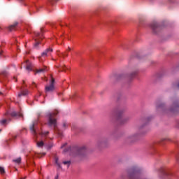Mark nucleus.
I'll return each instance as SVG.
<instances>
[{"mask_svg":"<svg viewBox=\"0 0 179 179\" xmlns=\"http://www.w3.org/2000/svg\"><path fill=\"white\" fill-rule=\"evenodd\" d=\"M43 33H44V29L41 28V33L39 32H34L35 36L37 38L35 39V44L34 47L37 48L41 43V40H43Z\"/></svg>","mask_w":179,"mask_h":179,"instance_id":"nucleus-8","label":"nucleus"},{"mask_svg":"<svg viewBox=\"0 0 179 179\" xmlns=\"http://www.w3.org/2000/svg\"><path fill=\"white\" fill-rule=\"evenodd\" d=\"M68 127H69V123H68L66 122H64L62 128H64V129H66V128H68Z\"/></svg>","mask_w":179,"mask_h":179,"instance_id":"nucleus-26","label":"nucleus"},{"mask_svg":"<svg viewBox=\"0 0 179 179\" xmlns=\"http://www.w3.org/2000/svg\"><path fill=\"white\" fill-rule=\"evenodd\" d=\"M36 157H41V155L42 156H45V152H43L42 154L36 153Z\"/></svg>","mask_w":179,"mask_h":179,"instance_id":"nucleus-33","label":"nucleus"},{"mask_svg":"<svg viewBox=\"0 0 179 179\" xmlns=\"http://www.w3.org/2000/svg\"><path fill=\"white\" fill-rule=\"evenodd\" d=\"M58 110H55L54 113H49L48 115V127H53V129L55 134L58 135L59 138H62V131H61V129L58 128V126L57 124V119L55 118V116L58 114Z\"/></svg>","mask_w":179,"mask_h":179,"instance_id":"nucleus-2","label":"nucleus"},{"mask_svg":"<svg viewBox=\"0 0 179 179\" xmlns=\"http://www.w3.org/2000/svg\"><path fill=\"white\" fill-rule=\"evenodd\" d=\"M38 124V121H34L32 124L30 126L29 129L34 136H37L38 132H37V125Z\"/></svg>","mask_w":179,"mask_h":179,"instance_id":"nucleus-11","label":"nucleus"},{"mask_svg":"<svg viewBox=\"0 0 179 179\" xmlns=\"http://www.w3.org/2000/svg\"><path fill=\"white\" fill-rule=\"evenodd\" d=\"M58 175H57V176L55 178V179H58Z\"/></svg>","mask_w":179,"mask_h":179,"instance_id":"nucleus-43","label":"nucleus"},{"mask_svg":"<svg viewBox=\"0 0 179 179\" xmlns=\"http://www.w3.org/2000/svg\"><path fill=\"white\" fill-rule=\"evenodd\" d=\"M38 118H40V115H38Z\"/></svg>","mask_w":179,"mask_h":179,"instance_id":"nucleus-48","label":"nucleus"},{"mask_svg":"<svg viewBox=\"0 0 179 179\" xmlns=\"http://www.w3.org/2000/svg\"><path fill=\"white\" fill-rule=\"evenodd\" d=\"M13 162L17 163V164H20V163H22V158L19 157L17 159H13Z\"/></svg>","mask_w":179,"mask_h":179,"instance_id":"nucleus-24","label":"nucleus"},{"mask_svg":"<svg viewBox=\"0 0 179 179\" xmlns=\"http://www.w3.org/2000/svg\"><path fill=\"white\" fill-rule=\"evenodd\" d=\"M25 63L27 64L26 70L27 71H33V64L30 63L29 60H26Z\"/></svg>","mask_w":179,"mask_h":179,"instance_id":"nucleus-16","label":"nucleus"},{"mask_svg":"<svg viewBox=\"0 0 179 179\" xmlns=\"http://www.w3.org/2000/svg\"><path fill=\"white\" fill-rule=\"evenodd\" d=\"M69 150V148L64 149V152H68Z\"/></svg>","mask_w":179,"mask_h":179,"instance_id":"nucleus-40","label":"nucleus"},{"mask_svg":"<svg viewBox=\"0 0 179 179\" xmlns=\"http://www.w3.org/2000/svg\"><path fill=\"white\" fill-rule=\"evenodd\" d=\"M36 145L38 148H43L44 146V142L43 141L37 142Z\"/></svg>","mask_w":179,"mask_h":179,"instance_id":"nucleus-25","label":"nucleus"},{"mask_svg":"<svg viewBox=\"0 0 179 179\" xmlns=\"http://www.w3.org/2000/svg\"><path fill=\"white\" fill-rule=\"evenodd\" d=\"M156 107L157 111L161 114H166V115H170V114H177V113L179 111V101H173L171 107L169 109L167 108L166 104H164L163 102H157Z\"/></svg>","mask_w":179,"mask_h":179,"instance_id":"nucleus-1","label":"nucleus"},{"mask_svg":"<svg viewBox=\"0 0 179 179\" xmlns=\"http://www.w3.org/2000/svg\"><path fill=\"white\" fill-rule=\"evenodd\" d=\"M23 83H24V80H23Z\"/></svg>","mask_w":179,"mask_h":179,"instance_id":"nucleus-55","label":"nucleus"},{"mask_svg":"<svg viewBox=\"0 0 179 179\" xmlns=\"http://www.w3.org/2000/svg\"><path fill=\"white\" fill-rule=\"evenodd\" d=\"M66 145H67V143H64L62 146V148H65V146H66Z\"/></svg>","mask_w":179,"mask_h":179,"instance_id":"nucleus-39","label":"nucleus"},{"mask_svg":"<svg viewBox=\"0 0 179 179\" xmlns=\"http://www.w3.org/2000/svg\"><path fill=\"white\" fill-rule=\"evenodd\" d=\"M49 3L50 5H54V3H56V2H58V0H48Z\"/></svg>","mask_w":179,"mask_h":179,"instance_id":"nucleus-29","label":"nucleus"},{"mask_svg":"<svg viewBox=\"0 0 179 179\" xmlns=\"http://www.w3.org/2000/svg\"><path fill=\"white\" fill-rule=\"evenodd\" d=\"M39 59H41V57H39Z\"/></svg>","mask_w":179,"mask_h":179,"instance_id":"nucleus-49","label":"nucleus"},{"mask_svg":"<svg viewBox=\"0 0 179 179\" xmlns=\"http://www.w3.org/2000/svg\"><path fill=\"white\" fill-rule=\"evenodd\" d=\"M19 24L18 22H15L13 24L10 25V27H8V30L10 31H12L13 30L16 29V27H17V25Z\"/></svg>","mask_w":179,"mask_h":179,"instance_id":"nucleus-20","label":"nucleus"},{"mask_svg":"<svg viewBox=\"0 0 179 179\" xmlns=\"http://www.w3.org/2000/svg\"><path fill=\"white\" fill-rule=\"evenodd\" d=\"M143 127H145V125L140 126L139 129H142V128H143Z\"/></svg>","mask_w":179,"mask_h":179,"instance_id":"nucleus-38","label":"nucleus"},{"mask_svg":"<svg viewBox=\"0 0 179 179\" xmlns=\"http://www.w3.org/2000/svg\"><path fill=\"white\" fill-rule=\"evenodd\" d=\"M20 179H26V177H24V178H21Z\"/></svg>","mask_w":179,"mask_h":179,"instance_id":"nucleus-45","label":"nucleus"},{"mask_svg":"<svg viewBox=\"0 0 179 179\" xmlns=\"http://www.w3.org/2000/svg\"><path fill=\"white\" fill-rule=\"evenodd\" d=\"M3 52V51H0V55H2V53Z\"/></svg>","mask_w":179,"mask_h":179,"instance_id":"nucleus-42","label":"nucleus"},{"mask_svg":"<svg viewBox=\"0 0 179 179\" xmlns=\"http://www.w3.org/2000/svg\"><path fill=\"white\" fill-rule=\"evenodd\" d=\"M48 52H52V48H48L46 49L42 54L41 57H48Z\"/></svg>","mask_w":179,"mask_h":179,"instance_id":"nucleus-19","label":"nucleus"},{"mask_svg":"<svg viewBox=\"0 0 179 179\" xmlns=\"http://www.w3.org/2000/svg\"><path fill=\"white\" fill-rule=\"evenodd\" d=\"M0 94H2V92H0Z\"/></svg>","mask_w":179,"mask_h":179,"instance_id":"nucleus-53","label":"nucleus"},{"mask_svg":"<svg viewBox=\"0 0 179 179\" xmlns=\"http://www.w3.org/2000/svg\"><path fill=\"white\" fill-rule=\"evenodd\" d=\"M0 76H2L3 78H6V76H8V73H6V71H3L0 73Z\"/></svg>","mask_w":179,"mask_h":179,"instance_id":"nucleus-27","label":"nucleus"},{"mask_svg":"<svg viewBox=\"0 0 179 179\" xmlns=\"http://www.w3.org/2000/svg\"><path fill=\"white\" fill-rule=\"evenodd\" d=\"M162 142H171V140L170 138H162L161 140Z\"/></svg>","mask_w":179,"mask_h":179,"instance_id":"nucleus-31","label":"nucleus"},{"mask_svg":"<svg viewBox=\"0 0 179 179\" xmlns=\"http://www.w3.org/2000/svg\"><path fill=\"white\" fill-rule=\"evenodd\" d=\"M127 112V108H120L119 110H117L116 112V118H121V117H122V114H124V113Z\"/></svg>","mask_w":179,"mask_h":179,"instance_id":"nucleus-15","label":"nucleus"},{"mask_svg":"<svg viewBox=\"0 0 179 179\" xmlns=\"http://www.w3.org/2000/svg\"><path fill=\"white\" fill-rule=\"evenodd\" d=\"M27 94H29V90H22L21 93L18 94V97H22V96H27Z\"/></svg>","mask_w":179,"mask_h":179,"instance_id":"nucleus-21","label":"nucleus"},{"mask_svg":"<svg viewBox=\"0 0 179 179\" xmlns=\"http://www.w3.org/2000/svg\"><path fill=\"white\" fill-rule=\"evenodd\" d=\"M87 152V149L86 148V146L74 145L71 148V156H73L74 157H83V159H85V157H86Z\"/></svg>","mask_w":179,"mask_h":179,"instance_id":"nucleus-3","label":"nucleus"},{"mask_svg":"<svg viewBox=\"0 0 179 179\" xmlns=\"http://www.w3.org/2000/svg\"><path fill=\"white\" fill-rule=\"evenodd\" d=\"M20 1V2H23V0H19Z\"/></svg>","mask_w":179,"mask_h":179,"instance_id":"nucleus-46","label":"nucleus"},{"mask_svg":"<svg viewBox=\"0 0 179 179\" xmlns=\"http://www.w3.org/2000/svg\"><path fill=\"white\" fill-rule=\"evenodd\" d=\"M57 52H59V50H57Z\"/></svg>","mask_w":179,"mask_h":179,"instance_id":"nucleus-50","label":"nucleus"},{"mask_svg":"<svg viewBox=\"0 0 179 179\" xmlns=\"http://www.w3.org/2000/svg\"><path fill=\"white\" fill-rule=\"evenodd\" d=\"M38 134H39V135H43V136H47V135H48V134H50V132H48V131H46V132L41 131V132H39Z\"/></svg>","mask_w":179,"mask_h":179,"instance_id":"nucleus-30","label":"nucleus"},{"mask_svg":"<svg viewBox=\"0 0 179 179\" xmlns=\"http://www.w3.org/2000/svg\"><path fill=\"white\" fill-rule=\"evenodd\" d=\"M76 97H78V95L76 94H73L71 96H70V99H71V100H75Z\"/></svg>","mask_w":179,"mask_h":179,"instance_id":"nucleus-32","label":"nucleus"},{"mask_svg":"<svg viewBox=\"0 0 179 179\" xmlns=\"http://www.w3.org/2000/svg\"><path fill=\"white\" fill-rule=\"evenodd\" d=\"M138 75V71H133L130 74L127 73H119V74H112L110 76V82L115 83V82H118V80H121V79H124L127 78V79H134L135 76Z\"/></svg>","mask_w":179,"mask_h":179,"instance_id":"nucleus-4","label":"nucleus"},{"mask_svg":"<svg viewBox=\"0 0 179 179\" xmlns=\"http://www.w3.org/2000/svg\"><path fill=\"white\" fill-rule=\"evenodd\" d=\"M59 159L57 157H55V163L56 165H57V166L59 167V169H62L61 167V164H59V162H58Z\"/></svg>","mask_w":179,"mask_h":179,"instance_id":"nucleus-23","label":"nucleus"},{"mask_svg":"<svg viewBox=\"0 0 179 179\" xmlns=\"http://www.w3.org/2000/svg\"><path fill=\"white\" fill-rule=\"evenodd\" d=\"M47 71H48V68H47V66H44L43 68L42 69H36L34 71V72L36 73H41L43 72H47Z\"/></svg>","mask_w":179,"mask_h":179,"instance_id":"nucleus-17","label":"nucleus"},{"mask_svg":"<svg viewBox=\"0 0 179 179\" xmlns=\"http://www.w3.org/2000/svg\"><path fill=\"white\" fill-rule=\"evenodd\" d=\"M67 51H68V52L71 51V47H69V48H68Z\"/></svg>","mask_w":179,"mask_h":179,"instance_id":"nucleus-41","label":"nucleus"},{"mask_svg":"<svg viewBox=\"0 0 179 179\" xmlns=\"http://www.w3.org/2000/svg\"><path fill=\"white\" fill-rule=\"evenodd\" d=\"M150 27L153 33V34H157L159 31L163 29V27L160 25L157 22L154 21L150 24Z\"/></svg>","mask_w":179,"mask_h":179,"instance_id":"nucleus-7","label":"nucleus"},{"mask_svg":"<svg viewBox=\"0 0 179 179\" xmlns=\"http://www.w3.org/2000/svg\"><path fill=\"white\" fill-rule=\"evenodd\" d=\"M129 120H131L130 116H126L123 118H122V117H120V119L117 118V120L118 121V122H120V124H121L122 125L124 124H127V122H128V121H129Z\"/></svg>","mask_w":179,"mask_h":179,"instance_id":"nucleus-13","label":"nucleus"},{"mask_svg":"<svg viewBox=\"0 0 179 179\" xmlns=\"http://www.w3.org/2000/svg\"><path fill=\"white\" fill-rule=\"evenodd\" d=\"M5 117H6L7 119H3L1 120H0V124L1 125H4L5 127H6V124L8 122V121H12V119L10 117H9V112H6L4 114Z\"/></svg>","mask_w":179,"mask_h":179,"instance_id":"nucleus-12","label":"nucleus"},{"mask_svg":"<svg viewBox=\"0 0 179 179\" xmlns=\"http://www.w3.org/2000/svg\"><path fill=\"white\" fill-rule=\"evenodd\" d=\"M27 54H29V52H27Z\"/></svg>","mask_w":179,"mask_h":179,"instance_id":"nucleus-56","label":"nucleus"},{"mask_svg":"<svg viewBox=\"0 0 179 179\" xmlns=\"http://www.w3.org/2000/svg\"><path fill=\"white\" fill-rule=\"evenodd\" d=\"M59 69V72H66V67L65 65L62 66H57Z\"/></svg>","mask_w":179,"mask_h":179,"instance_id":"nucleus-22","label":"nucleus"},{"mask_svg":"<svg viewBox=\"0 0 179 179\" xmlns=\"http://www.w3.org/2000/svg\"><path fill=\"white\" fill-rule=\"evenodd\" d=\"M39 96H41V93L39 94Z\"/></svg>","mask_w":179,"mask_h":179,"instance_id":"nucleus-51","label":"nucleus"},{"mask_svg":"<svg viewBox=\"0 0 179 179\" xmlns=\"http://www.w3.org/2000/svg\"><path fill=\"white\" fill-rule=\"evenodd\" d=\"M108 143V138L107 137H103L101 138H99L96 141V147L97 148H106L107 146V144Z\"/></svg>","mask_w":179,"mask_h":179,"instance_id":"nucleus-9","label":"nucleus"},{"mask_svg":"<svg viewBox=\"0 0 179 179\" xmlns=\"http://www.w3.org/2000/svg\"><path fill=\"white\" fill-rule=\"evenodd\" d=\"M32 86H34V87H37V85L34 82L32 83Z\"/></svg>","mask_w":179,"mask_h":179,"instance_id":"nucleus-37","label":"nucleus"},{"mask_svg":"<svg viewBox=\"0 0 179 179\" xmlns=\"http://www.w3.org/2000/svg\"><path fill=\"white\" fill-rule=\"evenodd\" d=\"M160 176L162 179H169L171 177V173L167 169H162L160 171Z\"/></svg>","mask_w":179,"mask_h":179,"instance_id":"nucleus-10","label":"nucleus"},{"mask_svg":"<svg viewBox=\"0 0 179 179\" xmlns=\"http://www.w3.org/2000/svg\"><path fill=\"white\" fill-rule=\"evenodd\" d=\"M151 120V117H146L145 120H144V122H149V120Z\"/></svg>","mask_w":179,"mask_h":179,"instance_id":"nucleus-36","label":"nucleus"},{"mask_svg":"<svg viewBox=\"0 0 179 179\" xmlns=\"http://www.w3.org/2000/svg\"><path fill=\"white\" fill-rule=\"evenodd\" d=\"M127 112V108H120L119 110H117L116 112V118H121V117H122V114H124V113Z\"/></svg>","mask_w":179,"mask_h":179,"instance_id":"nucleus-14","label":"nucleus"},{"mask_svg":"<svg viewBox=\"0 0 179 179\" xmlns=\"http://www.w3.org/2000/svg\"><path fill=\"white\" fill-rule=\"evenodd\" d=\"M22 67L21 66V67H20V69H22Z\"/></svg>","mask_w":179,"mask_h":179,"instance_id":"nucleus-54","label":"nucleus"},{"mask_svg":"<svg viewBox=\"0 0 179 179\" xmlns=\"http://www.w3.org/2000/svg\"><path fill=\"white\" fill-rule=\"evenodd\" d=\"M14 139H16V136L14 137Z\"/></svg>","mask_w":179,"mask_h":179,"instance_id":"nucleus-52","label":"nucleus"},{"mask_svg":"<svg viewBox=\"0 0 179 179\" xmlns=\"http://www.w3.org/2000/svg\"><path fill=\"white\" fill-rule=\"evenodd\" d=\"M51 148H52V146L50 145V146L49 147V149H51Z\"/></svg>","mask_w":179,"mask_h":179,"instance_id":"nucleus-47","label":"nucleus"},{"mask_svg":"<svg viewBox=\"0 0 179 179\" xmlns=\"http://www.w3.org/2000/svg\"><path fill=\"white\" fill-rule=\"evenodd\" d=\"M61 94H62V93H59V94H58L59 96H61Z\"/></svg>","mask_w":179,"mask_h":179,"instance_id":"nucleus-44","label":"nucleus"},{"mask_svg":"<svg viewBox=\"0 0 179 179\" xmlns=\"http://www.w3.org/2000/svg\"><path fill=\"white\" fill-rule=\"evenodd\" d=\"M50 85L45 87V93H52L55 91V78L52 77V75H50Z\"/></svg>","mask_w":179,"mask_h":179,"instance_id":"nucleus-6","label":"nucleus"},{"mask_svg":"<svg viewBox=\"0 0 179 179\" xmlns=\"http://www.w3.org/2000/svg\"><path fill=\"white\" fill-rule=\"evenodd\" d=\"M150 1H153V0H150Z\"/></svg>","mask_w":179,"mask_h":179,"instance_id":"nucleus-57","label":"nucleus"},{"mask_svg":"<svg viewBox=\"0 0 179 179\" xmlns=\"http://www.w3.org/2000/svg\"><path fill=\"white\" fill-rule=\"evenodd\" d=\"M0 173L1 174H5V169L0 166Z\"/></svg>","mask_w":179,"mask_h":179,"instance_id":"nucleus-34","label":"nucleus"},{"mask_svg":"<svg viewBox=\"0 0 179 179\" xmlns=\"http://www.w3.org/2000/svg\"><path fill=\"white\" fill-rule=\"evenodd\" d=\"M145 134H146V132H143V131H138V132L134 133V134L129 136L126 138V141L129 143H134V142H136V141H138V139H139L140 136H142V135H145Z\"/></svg>","mask_w":179,"mask_h":179,"instance_id":"nucleus-5","label":"nucleus"},{"mask_svg":"<svg viewBox=\"0 0 179 179\" xmlns=\"http://www.w3.org/2000/svg\"><path fill=\"white\" fill-rule=\"evenodd\" d=\"M62 55L63 58H65V57H68V53H66V52H65L64 53H62Z\"/></svg>","mask_w":179,"mask_h":179,"instance_id":"nucleus-35","label":"nucleus"},{"mask_svg":"<svg viewBox=\"0 0 179 179\" xmlns=\"http://www.w3.org/2000/svg\"><path fill=\"white\" fill-rule=\"evenodd\" d=\"M63 164L67 166V167H69V166H71V161H64L63 162Z\"/></svg>","mask_w":179,"mask_h":179,"instance_id":"nucleus-28","label":"nucleus"},{"mask_svg":"<svg viewBox=\"0 0 179 179\" xmlns=\"http://www.w3.org/2000/svg\"><path fill=\"white\" fill-rule=\"evenodd\" d=\"M8 115H10L11 117H13V118H15V117H22V114L19 112H11V113H8Z\"/></svg>","mask_w":179,"mask_h":179,"instance_id":"nucleus-18","label":"nucleus"}]
</instances>
